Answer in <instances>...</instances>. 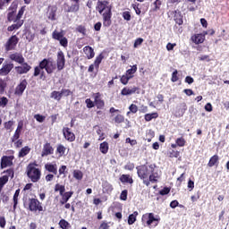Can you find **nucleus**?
<instances>
[{"mask_svg": "<svg viewBox=\"0 0 229 229\" xmlns=\"http://www.w3.org/2000/svg\"><path fill=\"white\" fill-rule=\"evenodd\" d=\"M176 145L179 146V148H183V146H185V139L183 138H178L176 140Z\"/></svg>", "mask_w": 229, "mask_h": 229, "instance_id": "nucleus-52", "label": "nucleus"}, {"mask_svg": "<svg viewBox=\"0 0 229 229\" xmlns=\"http://www.w3.org/2000/svg\"><path fill=\"white\" fill-rule=\"evenodd\" d=\"M99 150L103 155H106L108 153V142L104 141L103 143L100 144Z\"/></svg>", "mask_w": 229, "mask_h": 229, "instance_id": "nucleus-35", "label": "nucleus"}, {"mask_svg": "<svg viewBox=\"0 0 229 229\" xmlns=\"http://www.w3.org/2000/svg\"><path fill=\"white\" fill-rule=\"evenodd\" d=\"M114 123L117 124H121V123H124V116L123 114H117L114 117Z\"/></svg>", "mask_w": 229, "mask_h": 229, "instance_id": "nucleus-48", "label": "nucleus"}, {"mask_svg": "<svg viewBox=\"0 0 229 229\" xmlns=\"http://www.w3.org/2000/svg\"><path fill=\"white\" fill-rule=\"evenodd\" d=\"M96 10L102 15L104 28H110L112 26V4L110 2L98 1Z\"/></svg>", "mask_w": 229, "mask_h": 229, "instance_id": "nucleus-2", "label": "nucleus"}, {"mask_svg": "<svg viewBox=\"0 0 229 229\" xmlns=\"http://www.w3.org/2000/svg\"><path fill=\"white\" fill-rule=\"evenodd\" d=\"M64 38V32L61 31H56L55 30L53 33H52V38H54L55 40H61V38Z\"/></svg>", "mask_w": 229, "mask_h": 229, "instance_id": "nucleus-38", "label": "nucleus"}, {"mask_svg": "<svg viewBox=\"0 0 229 229\" xmlns=\"http://www.w3.org/2000/svg\"><path fill=\"white\" fill-rule=\"evenodd\" d=\"M139 216V212L134 211L128 217V225H133L135 221H137V216Z\"/></svg>", "mask_w": 229, "mask_h": 229, "instance_id": "nucleus-28", "label": "nucleus"}, {"mask_svg": "<svg viewBox=\"0 0 229 229\" xmlns=\"http://www.w3.org/2000/svg\"><path fill=\"white\" fill-rule=\"evenodd\" d=\"M85 103L87 105V108H94V106H96L90 98H87L85 100Z\"/></svg>", "mask_w": 229, "mask_h": 229, "instance_id": "nucleus-59", "label": "nucleus"}, {"mask_svg": "<svg viewBox=\"0 0 229 229\" xmlns=\"http://www.w3.org/2000/svg\"><path fill=\"white\" fill-rule=\"evenodd\" d=\"M66 149L65 146L59 144L56 148V153H58L59 157H64Z\"/></svg>", "mask_w": 229, "mask_h": 229, "instance_id": "nucleus-29", "label": "nucleus"}, {"mask_svg": "<svg viewBox=\"0 0 229 229\" xmlns=\"http://www.w3.org/2000/svg\"><path fill=\"white\" fill-rule=\"evenodd\" d=\"M45 169L48 173H52V174H58V166L56 164L47 163L45 165Z\"/></svg>", "mask_w": 229, "mask_h": 229, "instance_id": "nucleus-20", "label": "nucleus"}, {"mask_svg": "<svg viewBox=\"0 0 229 229\" xmlns=\"http://www.w3.org/2000/svg\"><path fill=\"white\" fill-rule=\"evenodd\" d=\"M131 78H133V76H128L126 74L123 75L120 79L121 83H123V85H128V81H130V80H131Z\"/></svg>", "mask_w": 229, "mask_h": 229, "instance_id": "nucleus-42", "label": "nucleus"}, {"mask_svg": "<svg viewBox=\"0 0 229 229\" xmlns=\"http://www.w3.org/2000/svg\"><path fill=\"white\" fill-rule=\"evenodd\" d=\"M26 87H28V81H26V79H23L15 88L14 94L16 96H22V94H24V90H26Z\"/></svg>", "mask_w": 229, "mask_h": 229, "instance_id": "nucleus-11", "label": "nucleus"}, {"mask_svg": "<svg viewBox=\"0 0 229 229\" xmlns=\"http://www.w3.org/2000/svg\"><path fill=\"white\" fill-rule=\"evenodd\" d=\"M60 46L63 47H67L69 46V41L67 40V38L64 37L63 38L59 39Z\"/></svg>", "mask_w": 229, "mask_h": 229, "instance_id": "nucleus-54", "label": "nucleus"}, {"mask_svg": "<svg viewBox=\"0 0 229 229\" xmlns=\"http://www.w3.org/2000/svg\"><path fill=\"white\" fill-rule=\"evenodd\" d=\"M94 104L97 108H103V106H105V101L101 99V93L94 94Z\"/></svg>", "mask_w": 229, "mask_h": 229, "instance_id": "nucleus-16", "label": "nucleus"}, {"mask_svg": "<svg viewBox=\"0 0 229 229\" xmlns=\"http://www.w3.org/2000/svg\"><path fill=\"white\" fill-rule=\"evenodd\" d=\"M141 222L143 223L144 226H151L153 223H156V226H158V223L160 222V217H155V214L153 213H146L142 216Z\"/></svg>", "mask_w": 229, "mask_h": 229, "instance_id": "nucleus-5", "label": "nucleus"}, {"mask_svg": "<svg viewBox=\"0 0 229 229\" xmlns=\"http://www.w3.org/2000/svg\"><path fill=\"white\" fill-rule=\"evenodd\" d=\"M50 98L55 99V101H60L62 99V93L61 91H52Z\"/></svg>", "mask_w": 229, "mask_h": 229, "instance_id": "nucleus-34", "label": "nucleus"}, {"mask_svg": "<svg viewBox=\"0 0 229 229\" xmlns=\"http://www.w3.org/2000/svg\"><path fill=\"white\" fill-rule=\"evenodd\" d=\"M158 113H152V114H146L144 115V119L147 123H149V121H153V119H157Z\"/></svg>", "mask_w": 229, "mask_h": 229, "instance_id": "nucleus-27", "label": "nucleus"}, {"mask_svg": "<svg viewBox=\"0 0 229 229\" xmlns=\"http://www.w3.org/2000/svg\"><path fill=\"white\" fill-rule=\"evenodd\" d=\"M124 169H127V171H133V169H135V165L133 163H128L125 165Z\"/></svg>", "mask_w": 229, "mask_h": 229, "instance_id": "nucleus-64", "label": "nucleus"}, {"mask_svg": "<svg viewBox=\"0 0 229 229\" xmlns=\"http://www.w3.org/2000/svg\"><path fill=\"white\" fill-rule=\"evenodd\" d=\"M6 89V81L0 79V94H4V89Z\"/></svg>", "mask_w": 229, "mask_h": 229, "instance_id": "nucleus-47", "label": "nucleus"}, {"mask_svg": "<svg viewBox=\"0 0 229 229\" xmlns=\"http://www.w3.org/2000/svg\"><path fill=\"white\" fill-rule=\"evenodd\" d=\"M10 60L17 64H24V56L20 53H14L9 55Z\"/></svg>", "mask_w": 229, "mask_h": 229, "instance_id": "nucleus-17", "label": "nucleus"}, {"mask_svg": "<svg viewBox=\"0 0 229 229\" xmlns=\"http://www.w3.org/2000/svg\"><path fill=\"white\" fill-rule=\"evenodd\" d=\"M171 81H173V83H176V81H178V70H174L172 73Z\"/></svg>", "mask_w": 229, "mask_h": 229, "instance_id": "nucleus-58", "label": "nucleus"}, {"mask_svg": "<svg viewBox=\"0 0 229 229\" xmlns=\"http://www.w3.org/2000/svg\"><path fill=\"white\" fill-rule=\"evenodd\" d=\"M19 44V38L16 35L12 36L4 44L5 51H13Z\"/></svg>", "mask_w": 229, "mask_h": 229, "instance_id": "nucleus-7", "label": "nucleus"}, {"mask_svg": "<svg viewBox=\"0 0 229 229\" xmlns=\"http://www.w3.org/2000/svg\"><path fill=\"white\" fill-rule=\"evenodd\" d=\"M139 90V88L137 87H132V88H128L125 87L122 89L121 94L122 96H131V94H135Z\"/></svg>", "mask_w": 229, "mask_h": 229, "instance_id": "nucleus-21", "label": "nucleus"}, {"mask_svg": "<svg viewBox=\"0 0 229 229\" xmlns=\"http://www.w3.org/2000/svg\"><path fill=\"white\" fill-rule=\"evenodd\" d=\"M84 54L86 55L88 60H92L94 56H96V53L94 52V48L89 46H86L83 47Z\"/></svg>", "mask_w": 229, "mask_h": 229, "instance_id": "nucleus-18", "label": "nucleus"}, {"mask_svg": "<svg viewBox=\"0 0 229 229\" xmlns=\"http://www.w3.org/2000/svg\"><path fill=\"white\" fill-rule=\"evenodd\" d=\"M206 35L207 32H205V34H195L191 37V40L194 42V44H203V42H205Z\"/></svg>", "mask_w": 229, "mask_h": 229, "instance_id": "nucleus-19", "label": "nucleus"}, {"mask_svg": "<svg viewBox=\"0 0 229 229\" xmlns=\"http://www.w3.org/2000/svg\"><path fill=\"white\" fill-rule=\"evenodd\" d=\"M53 153H55V148H53V146H51V143L47 142L43 146V149H42V152H41V157H47L49 155H53Z\"/></svg>", "mask_w": 229, "mask_h": 229, "instance_id": "nucleus-14", "label": "nucleus"}, {"mask_svg": "<svg viewBox=\"0 0 229 229\" xmlns=\"http://www.w3.org/2000/svg\"><path fill=\"white\" fill-rule=\"evenodd\" d=\"M137 72V64H134L131 69L127 70L125 72L126 76H132Z\"/></svg>", "mask_w": 229, "mask_h": 229, "instance_id": "nucleus-40", "label": "nucleus"}, {"mask_svg": "<svg viewBox=\"0 0 229 229\" xmlns=\"http://www.w3.org/2000/svg\"><path fill=\"white\" fill-rule=\"evenodd\" d=\"M144 42V39L142 38H139L134 42V47H139V46H141Z\"/></svg>", "mask_w": 229, "mask_h": 229, "instance_id": "nucleus-63", "label": "nucleus"}, {"mask_svg": "<svg viewBox=\"0 0 229 229\" xmlns=\"http://www.w3.org/2000/svg\"><path fill=\"white\" fill-rule=\"evenodd\" d=\"M75 30H76V31H78V33H81V35H83V37H85V35H87V28H85V26H83V25L77 26V28Z\"/></svg>", "mask_w": 229, "mask_h": 229, "instance_id": "nucleus-43", "label": "nucleus"}, {"mask_svg": "<svg viewBox=\"0 0 229 229\" xmlns=\"http://www.w3.org/2000/svg\"><path fill=\"white\" fill-rule=\"evenodd\" d=\"M73 178L75 180H82L83 179V172L80 170H74L73 171Z\"/></svg>", "mask_w": 229, "mask_h": 229, "instance_id": "nucleus-41", "label": "nucleus"}, {"mask_svg": "<svg viewBox=\"0 0 229 229\" xmlns=\"http://www.w3.org/2000/svg\"><path fill=\"white\" fill-rule=\"evenodd\" d=\"M21 66H16L15 71L18 74H28L30 71H31V65L28 64V63L21 64Z\"/></svg>", "mask_w": 229, "mask_h": 229, "instance_id": "nucleus-13", "label": "nucleus"}, {"mask_svg": "<svg viewBox=\"0 0 229 229\" xmlns=\"http://www.w3.org/2000/svg\"><path fill=\"white\" fill-rule=\"evenodd\" d=\"M24 12H26V6H22L18 14L16 15V21H22V15H24Z\"/></svg>", "mask_w": 229, "mask_h": 229, "instance_id": "nucleus-45", "label": "nucleus"}, {"mask_svg": "<svg viewBox=\"0 0 229 229\" xmlns=\"http://www.w3.org/2000/svg\"><path fill=\"white\" fill-rule=\"evenodd\" d=\"M13 124H15V122L10 120L8 122H5L4 123V126L5 130H11V131H12V127L13 126Z\"/></svg>", "mask_w": 229, "mask_h": 229, "instance_id": "nucleus-49", "label": "nucleus"}, {"mask_svg": "<svg viewBox=\"0 0 229 229\" xmlns=\"http://www.w3.org/2000/svg\"><path fill=\"white\" fill-rule=\"evenodd\" d=\"M19 194H21V190H16L13 195V209L17 208V205L19 203Z\"/></svg>", "mask_w": 229, "mask_h": 229, "instance_id": "nucleus-32", "label": "nucleus"}, {"mask_svg": "<svg viewBox=\"0 0 229 229\" xmlns=\"http://www.w3.org/2000/svg\"><path fill=\"white\" fill-rule=\"evenodd\" d=\"M129 112H127V115L129 114H137V112H139V107L137 106V105L135 104H131L130 106H129Z\"/></svg>", "mask_w": 229, "mask_h": 229, "instance_id": "nucleus-44", "label": "nucleus"}, {"mask_svg": "<svg viewBox=\"0 0 229 229\" xmlns=\"http://www.w3.org/2000/svg\"><path fill=\"white\" fill-rule=\"evenodd\" d=\"M120 199L126 201L128 199V190H123L120 194Z\"/></svg>", "mask_w": 229, "mask_h": 229, "instance_id": "nucleus-50", "label": "nucleus"}, {"mask_svg": "<svg viewBox=\"0 0 229 229\" xmlns=\"http://www.w3.org/2000/svg\"><path fill=\"white\" fill-rule=\"evenodd\" d=\"M48 19L50 21L56 20V7H52L50 10H48Z\"/></svg>", "mask_w": 229, "mask_h": 229, "instance_id": "nucleus-30", "label": "nucleus"}, {"mask_svg": "<svg viewBox=\"0 0 229 229\" xmlns=\"http://www.w3.org/2000/svg\"><path fill=\"white\" fill-rule=\"evenodd\" d=\"M6 183H8V176L4 175V176L0 177V185L2 187H4V185H6Z\"/></svg>", "mask_w": 229, "mask_h": 229, "instance_id": "nucleus-57", "label": "nucleus"}, {"mask_svg": "<svg viewBox=\"0 0 229 229\" xmlns=\"http://www.w3.org/2000/svg\"><path fill=\"white\" fill-rule=\"evenodd\" d=\"M154 9H153V12H157V10H160V6H162V1L160 0H156L154 2Z\"/></svg>", "mask_w": 229, "mask_h": 229, "instance_id": "nucleus-55", "label": "nucleus"}, {"mask_svg": "<svg viewBox=\"0 0 229 229\" xmlns=\"http://www.w3.org/2000/svg\"><path fill=\"white\" fill-rule=\"evenodd\" d=\"M30 151H31V148H30V147H28V146L23 147V148L20 150V152H19V154H18L19 158H24V157H26V155H29V153H30Z\"/></svg>", "mask_w": 229, "mask_h": 229, "instance_id": "nucleus-26", "label": "nucleus"}, {"mask_svg": "<svg viewBox=\"0 0 229 229\" xmlns=\"http://www.w3.org/2000/svg\"><path fill=\"white\" fill-rule=\"evenodd\" d=\"M34 119L38 121V123H44L46 121V116L41 115V114H35Z\"/></svg>", "mask_w": 229, "mask_h": 229, "instance_id": "nucleus-56", "label": "nucleus"}, {"mask_svg": "<svg viewBox=\"0 0 229 229\" xmlns=\"http://www.w3.org/2000/svg\"><path fill=\"white\" fill-rule=\"evenodd\" d=\"M29 210H30V212H42V210H44V208L42 207V205L40 204V201H38V199H29Z\"/></svg>", "mask_w": 229, "mask_h": 229, "instance_id": "nucleus-6", "label": "nucleus"}, {"mask_svg": "<svg viewBox=\"0 0 229 229\" xmlns=\"http://www.w3.org/2000/svg\"><path fill=\"white\" fill-rule=\"evenodd\" d=\"M120 182H122V183H133V178H131V176H130V174H122L120 176Z\"/></svg>", "mask_w": 229, "mask_h": 229, "instance_id": "nucleus-24", "label": "nucleus"}, {"mask_svg": "<svg viewBox=\"0 0 229 229\" xmlns=\"http://www.w3.org/2000/svg\"><path fill=\"white\" fill-rule=\"evenodd\" d=\"M103 58H105V55H103V54H100L99 55H98L96 57L94 65L97 69H99V65H100L101 62H103Z\"/></svg>", "mask_w": 229, "mask_h": 229, "instance_id": "nucleus-36", "label": "nucleus"}, {"mask_svg": "<svg viewBox=\"0 0 229 229\" xmlns=\"http://www.w3.org/2000/svg\"><path fill=\"white\" fill-rule=\"evenodd\" d=\"M169 192H171V189L165 187V188H164L163 190H161V191H159V194H160L161 196H165V195L169 194Z\"/></svg>", "mask_w": 229, "mask_h": 229, "instance_id": "nucleus-61", "label": "nucleus"}, {"mask_svg": "<svg viewBox=\"0 0 229 229\" xmlns=\"http://www.w3.org/2000/svg\"><path fill=\"white\" fill-rule=\"evenodd\" d=\"M12 69H13V64H3L0 69V76H8L12 72Z\"/></svg>", "mask_w": 229, "mask_h": 229, "instance_id": "nucleus-15", "label": "nucleus"}, {"mask_svg": "<svg viewBox=\"0 0 229 229\" xmlns=\"http://www.w3.org/2000/svg\"><path fill=\"white\" fill-rule=\"evenodd\" d=\"M137 174L143 181L144 185L149 187L150 183H158L162 173L158 171L157 165H141L136 167Z\"/></svg>", "mask_w": 229, "mask_h": 229, "instance_id": "nucleus-1", "label": "nucleus"}, {"mask_svg": "<svg viewBox=\"0 0 229 229\" xmlns=\"http://www.w3.org/2000/svg\"><path fill=\"white\" fill-rule=\"evenodd\" d=\"M15 12H17V5L12 4L9 7V13L7 14V21H9V22H19L17 16H15Z\"/></svg>", "mask_w": 229, "mask_h": 229, "instance_id": "nucleus-9", "label": "nucleus"}, {"mask_svg": "<svg viewBox=\"0 0 229 229\" xmlns=\"http://www.w3.org/2000/svg\"><path fill=\"white\" fill-rule=\"evenodd\" d=\"M72 191H67L64 192V194L61 195L62 199L60 200L61 205H65V203H67V201H69V199H71V198H72Z\"/></svg>", "mask_w": 229, "mask_h": 229, "instance_id": "nucleus-22", "label": "nucleus"}, {"mask_svg": "<svg viewBox=\"0 0 229 229\" xmlns=\"http://www.w3.org/2000/svg\"><path fill=\"white\" fill-rule=\"evenodd\" d=\"M79 10H80V4L75 3V4H72V5L68 8L67 12H68V13H76V12H79Z\"/></svg>", "mask_w": 229, "mask_h": 229, "instance_id": "nucleus-37", "label": "nucleus"}, {"mask_svg": "<svg viewBox=\"0 0 229 229\" xmlns=\"http://www.w3.org/2000/svg\"><path fill=\"white\" fill-rule=\"evenodd\" d=\"M46 71L48 74H53L55 71H56V64H55V61H53L51 58H45L41 62H39L38 66H36L34 68V73L33 76H40L41 71Z\"/></svg>", "mask_w": 229, "mask_h": 229, "instance_id": "nucleus-3", "label": "nucleus"}, {"mask_svg": "<svg viewBox=\"0 0 229 229\" xmlns=\"http://www.w3.org/2000/svg\"><path fill=\"white\" fill-rule=\"evenodd\" d=\"M219 164V156L214 155L210 157L208 165V167H214V165H217Z\"/></svg>", "mask_w": 229, "mask_h": 229, "instance_id": "nucleus-23", "label": "nucleus"}, {"mask_svg": "<svg viewBox=\"0 0 229 229\" xmlns=\"http://www.w3.org/2000/svg\"><path fill=\"white\" fill-rule=\"evenodd\" d=\"M15 22L16 23L13 24L7 28L8 31H13L14 30H19V28H21L22 26V24H24V20L15 21Z\"/></svg>", "mask_w": 229, "mask_h": 229, "instance_id": "nucleus-25", "label": "nucleus"}, {"mask_svg": "<svg viewBox=\"0 0 229 229\" xmlns=\"http://www.w3.org/2000/svg\"><path fill=\"white\" fill-rule=\"evenodd\" d=\"M57 71H64L65 68V55H64L63 51H59L57 53V58H56V65Z\"/></svg>", "mask_w": 229, "mask_h": 229, "instance_id": "nucleus-8", "label": "nucleus"}, {"mask_svg": "<svg viewBox=\"0 0 229 229\" xmlns=\"http://www.w3.org/2000/svg\"><path fill=\"white\" fill-rule=\"evenodd\" d=\"M13 156H4L1 158V169L13 165Z\"/></svg>", "mask_w": 229, "mask_h": 229, "instance_id": "nucleus-10", "label": "nucleus"}, {"mask_svg": "<svg viewBox=\"0 0 229 229\" xmlns=\"http://www.w3.org/2000/svg\"><path fill=\"white\" fill-rule=\"evenodd\" d=\"M36 165H37L35 163H30L28 165L26 170L28 178H30L33 183H37L42 176V172L40 169L37 168Z\"/></svg>", "mask_w": 229, "mask_h": 229, "instance_id": "nucleus-4", "label": "nucleus"}, {"mask_svg": "<svg viewBox=\"0 0 229 229\" xmlns=\"http://www.w3.org/2000/svg\"><path fill=\"white\" fill-rule=\"evenodd\" d=\"M63 135L69 142H74V140H76V136L72 131H71L69 127L63 128Z\"/></svg>", "mask_w": 229, "mask_h": 229, "instance_id": "nucleus-12", "label": "nucleus"}, {"mask_svg": "<svg viewBox=\"0 0 229 229\" xmlns=\"http://www.w3.org/2000/svg\"><path fill=\"white\" fill-rule=\"evenodd\" d=\"M7 105H8V98H6L5 97L0 98V106H2V108H4V106H6Z\"/></svg>", "mask_w": 229, "mask_h": 229, "instance_id": "nucleus-53", "label": "nucleus"}, {"mask_svg": "<svg viewBox=\"0 0 229 229\" xmlns=\"http://www.w3.org/2000/svg\"><path fill=\"white\" fill-rule=\"evenodd\" d=\"M123 18L124 21H131V14H130V12L125 11L123 13Z\"/></svg>", "mask_w": 229, "mask_h": 229, "instance_id": "nucleus-60", "label": "nucleus"}, {"mask_svg": "<svg viewBox=\"0 0 229 229\" xmlns=\"http://www.w3.org/2000/svg\"><path fill=\"white\" fill-rule=\"evenodd\" d=\"M174 21L179 26H182V24H183V18L182 17V14L180 13H175Z\"/></svg>", "mask_w": 229, "mask_h": 229, "instance_id": "nucleus-39", "label": "nucleus"}, {"mask_svg": "<svg viewBox=\"0 0 229 229\" xmlns=\"http://www.w3.org/2000/svg\"><path fill=\"white\" fill-rule=\"evenodd\" d=\"M59 226L62 229H71V224L65 219H61L59 221Z\"/></svg>", "mask_w": 229, "mask_h": 229, "instance_id": "nucleus-33", "label": "nucleus"}, {"mask_svg": "<svg viewBox=\"0 0 229 229\" xmlns=\"http://www.w3.org/2000/svg\"><path fill=\"white\" fill-rule=\"evenodd\" d=\"M72 91H71V89H63L61 90V97L64 98H67L68 96H72Z\"/></svg>", "mask_w": 229, "mask_h": 229, "instance_id": "nucleus-46", "label": "nucleus"}, {"mask_svg": "<svg viewBox=\"0 0 229 229\" xmlns=\"http://www.w3.org/2000/svg\"><path fill=\"white\" fill-rule=\"evenodd\" d=\"M103 190L105 192H112L114 191V187L108 182H104L102 184Z\"/></svg>", "mask_w": 229, "mask_h": 229, "instance_id": "nucleus-31", "label": "nucleus"}, {"mask_svg": "<svg viewBox=\"0 0 229 229\" xmlns=\"http://www.w3.org/2000/svg\"><path fill=\"white\" fill-rule=\"evenodd\" d=\"M21 138V131H15L13 136L11 138L12 142H15V140H19Z\"/></svg>", "mask_w": 229, "mask_h": 229, "instance_id": "nucleus-51", "label": "nucleus"}, {"mask_svg": "<svg viewBox=\"0 0 229 229\" xmlns=\"http://www.w3.org/2000/svg\"><path fill=\"white\" fill-rule=\"evenodd\" d=\"M132 8L133 10H135L137 15H140V13H142L140 11V8H139V4H132Z\"/></svg>", "mask_w": 229, "mask_h": 229, "instance_id": "nucleus-62", "label": "nucleus"}]
</instances>
